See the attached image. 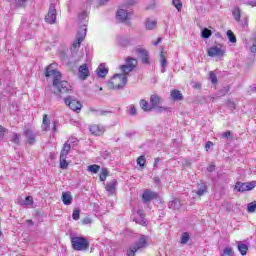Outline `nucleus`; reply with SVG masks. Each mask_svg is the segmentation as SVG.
Instances as JSON below:
<instances>
[{
  "instance_id": "obj_1",
  "label": "nucleus",
  "mask_w": 256,
  "mask_h": 256,
  "mask_svg": "<svg viewBox=\"0 0 256 256\" xmlns=\"http://www.w3.org/2000/svg\"><path fill=\"white\" fill-rule=\"evenodd\" d=\"M45 77H53L52 79V87L54 91V95L57 97H61L64 93H73V87L69 82L63 79V75L57 69L53 68V64L48 65L45 68Z\"/></svg>"
},
{
  "instance_id": "obj_2",
  "label": "nucleus",
  "mask_w": 256,
  "mask_h": 256,
  "mask_svg": "<svg viewBox=\"0 0 256 256\" xmlns=\"http://www.w3.org/2000/svg\"><path fill=\"white\" fill-rule=\"evenodd\" d=\"M107 85L108 89H125V86L127 85V76H123V74H114Z\"/></svg>"
},
{
  "instance_id": "obj_3",
  "label": "nucleus",
  "mask_w": 256,
  "mask_h": 256,
  "mask_svg": "<svg viewBox=\"0 0 256 256\" xmlns=\"http://www.w3.org/2000/svg\"><path fill=\"white\" fill-rule=\"evenodd\" d=\"M148 241L149 236L141 235L139 240L128 248L126 255L135 256V253H137V251H140V249H145V247H147Z\"/></svg>"
},
{
  "instance_id": "obj_4",
  "label": "nucleus",
  "mask_w": 256,
  "mask_h": 256,
  "mask_svg": "<svg viewBox=\"0 0 256 256\" xmlns=\"http://www.w3.org/2000/svg\"><path fill=\"white\" fill-rule=\"evenodd\" d=\"M71 245L74 251H87L89 249V240L81 236H73L71 238Z\"/></svg>"
},
{
  "instance_id": "obj_5",
  "label": "nucleus",
  "mask_w": 256,
  "mask_h": 256,
  "mask_svg": "<svg viewBox=\"0 0 256 256\" xmlns=\"http://www.w3.org/2000/svg\"><path fill=\"white\" fill-rule=\"evenodd\" d=\"M86 35H87V25H83V28L77 33L76 41L73 43L72 47L70 48L72 55H77V51H79V48L81 47V43H83Z\"/></svg>"
},
{
  "instance_id": "obj_6",
  "label": "nucleus",
  "mask_w": 256,
  "mask_h": 256,
  "mask_svg": "<svg viewBox=\"0 0 256 256\" xmlns=\"http://www.w3.org/2000/svg\"><path fill=\"white\" fill-rule=\"evenodd\" d=\"M163 103V98L157 94H152L150 96V105L152 109H155L157 113H163V111H169V108L161 106Z\"/></svg>"
},
{
  "instance_id": "obj_7",
  "label": "nucleus",
  "mask_w": 256,
  "mask_h": 256,
  "mask_svg": "<svg viewBox=\"0 0 256 256\" xmlns=\"http://www.w3.org/2000/svg\"><path fill=\"white\" fill-rule=\"evenodd\" d=\"M135 67H137V59L133 57H127L126 58V64H123L120 66L121 71L123 72V76L127 77L131 71L135 70Z\"/></svg>"
},
{
  "instance_id": "obj_8",
  "label": "nucleus",
  "mask_w": 256,
  "mask_h": 256,
  "mask_svg": "<svg viewBox=\"0 0 256 256\" xmlns=\"http://www.w3.org/2000/svg\"><path fill=\"white\" fill-rule=\"evenodd\" d=\"M64 103L69 107L72 111H75L76 113H79L81 109L83 108V104L77 100L74 96H68L64 98Z\"/></svg>"
},
{
  "instance_id": "obj_9",
  "label": "nucleus",
  "mask_w": 256,
  "mask_h": 256,
  "mask_svg": "<svg viewBox=\"0 0 256 256\" xmlns=\"http://www.w3.org/2000/svg\"><path fill=\"white\" fill-rule=\"evenodd\" d=\"M256 188V181L251 182H236L234 189L238 191V193H244V191H253Z\"/></svg>"
},
{
  "instance_id": "obj_10",
  "label": "nucleus",
  "mask_w": 256,
  "mask_h": 256,
  "mask_svg": "<svg viewBox=\"0 0 256 256\" xmlns=\"http://www.w3.org/2000/svg\"><path fill=\"white\" fill-rule=\"evenodd\" d=\"M46 23L53 25L57 21V9L55 8V3H51L48 14L45 16Z\"/></svg>"
},
{
  "instance_id": "obj_11",
  "label": "nucleus",
  "mask_w": 256,
  "mask_h": 256,
  "mask_svg": "<svg viewBox=\"0 0 256 256\" xmlns=\"http://www.w3.org/2000/svg\"><path fill=\"white\" fill-rule=\"evenodd\" d=\"M135 53L140 56V59L144 65H151V61L149 58V52L145 48H137Z\"/></svg>"
},
{
  "instance_id": "obj_12",
  "label": "nucleus",
  "mask_w": 256,
  "mask_h": 256,
  "mask_svg": "<svg viewBox=\"0 0 256 256\" xmlns=\"http://www.w3.org/2000/svg\"><path fill=\"white\" fill-rule=\"evenodd\" d=\"M223 55H225V50L221 49V44L208 49V57H223Z\"/></svg>"
},
{
  "instance_id": "obj_13",
  "label": "nucleus",
  "mask_w": 256,
  "mask_h": 256,
  "mask_svg": "<svg viewBox=\"0 0 256 256\" xmlns=\"http://www.w3.org/2000/svg\"><path fill=\"white\" fill-rule=\"evenodd\" d=\"M158 197H159V194H157V192H153L151 190H145L142 195V201L143 203H150V201L158 199Z\"/></svg>"
},
{
  "instance_id": "obj_14",
  "label": "nucleus",
  "mask_w": 256,
  "mask_h": 256,
  "mask_svg": "<svg viewBox=\"0 0 256 256\" xmlns=\"http://www.w3.org/2000/svg\"><path fill=\"white\" fill-rule=\"evenodd\" d=\"M137 215L138 217H135L133 219V221L135 223H137L138 225H142V227H147L148 225V222L147 220L145 219V213L143 212V210H138L137 211Z\"/></svg>"
},
{
  "instance_id": "obj_15",
  "label": "nucleus",
  "mask_w": 256,
  "mask_h": 256,
  "mask_svg": "<svg viewBox=\"0 0 256 256\" xmlns=\"http://www.w3.org/2000/svg\"><path fill=\"white\" fill-rule=\"evenodd\" d=\"M89 131L90 133H92V135H96L99 137L105 133V128H103V126L94 124L89 127Z\"/></svg>"
},
{
  "instance_id": "obj_16",
  "label": "nucleus",
  "mask_w": 256,
  "mask_h": 256,
  "mask_svg": "<svg viewBox=\"0 0 256 256\" xmlns=\"http://www.w3.org/2000/svg\"><path fill=\"white\" fill-rule=\"evenodd\" d=\"M79 71V77L80 79H83L85 81V79H87V77H89V75H91V72H89V67L87 66V64H83L78 68Z\"/></svg>"
},
{
  "instance_id": "obj_17",
  "label": "nucleus",
  "mask_w": 256,
  "mask_h": 256,
  "mask_svg": "<svg viewBox=\"0 0 256 256\" xmlns=\"http://www.w3.org/2000/svg\"><path fill=\"white\" fill-rule=\"evenodd\" d=\"M116 19L120 23H125V21H127V19H129V13L125 9H119L116 13Z\"/></svg>"
},
{
  "instance_id": "obj_18",
  "label": "nucleus",
  "mask_w": 256,
  "mask_h": 256,
  "mask_svg": "<svg viewBox=\"0 0 256 256\" xmlns=\"http://www.w3.org/2000/svg\"><path fill=\"white\" fill-rule=\"evenodd\" d=\"M105 189L108 195H114L115 191L117 190V179H113L112 181L108 182Z\"/></svg>"
},
{
  "instance_id": "obj_19",
  "label": "nucleus",
  "mask_w": 256,
  "mask_h": 256,
  "mask_svg": "<svg viewBox=\"0 0 256 256\" xmlns=\"http://www.w3.org/2000/svg\"><path fill=\"white\" fill-rule=\"evenodd\" d=\"M132 41H133V39H131V38H125L123 36L116 37V43L120 47H129V45H131Z\"/></svg>"
},
{
  "instance_id": "obj_20",
  "label": "nucleus",
  "mask_w": 256,
  "mask_h": 256,
  "mask_svg": "<svg viewBox=\"0 0 256 256\" xmlns=\"http://www.w3.org/2000/svg\"><path fill=\"white\" fill-rule=\"evenodd\" d=\"M24 136L28 141V145H35V133H33L31 129H26L24 131Z\"/></svg>"
},
{
  "instance_id": "obj_21",
  "label": "nucleus",
  "mask_w": 256,
  "mask_h": 256,
  "mask_svg": "<svg viewBox=\"0 0 256 256\" xmlns=\"http://www.w3.org/2000/svg\"><path fill=\"white\" fill-rule=\"evenodd\" d=\"M96 73L98 77H101L102 79L104 77H107V73H109V70L105 67V63H102L98 66Z\"/></svg>"
},
{
  "instance_id": "obj_22",
  "label": "nucleus",
  "mask_w": 256,
  "mask_h": 256,
  "mask_svg": "<svg viewBox=\"0 0 256 256\" xmlns=\"http://www.w3.org/2000/svg\"><path fill=\"white\" fill-rule=\"evenodd\" d=\"M170 97H171V99H173V101H183V99H184L181 91H179L177 89L171 90Z\"/></svg>"
},
{
  "instance_id": "obj_23",
  "label": "nucleus",
  "mask_w": 256,
  "mask_h": 256,
  "mask_svg": "<svg viewBox=\"0 0 256 256\" xmlns=\"http://www.w3.org/2000/svg\"><path fill=\"white\" fill-rule=\"evenodd\" d=\"M62 203L65 205H71L73 203V196H71V192H63L62 193Z\"/></svg>"
},
{
  "instance_id": "obj_24",
  "label": "nucleus",
  "mask_w": 256,
  "mask_h": 256,
  "mask_svg": "<svg viewBox=\"0 0 256 256\" xmlns=\"http://www.w3.org/2000/svg\"><path fill=\"white\" fill-rule=\"evenodd\" d=\"M169 209H172L173 211H177L181 209V200L179 199H174L169 202L168 204Z\"/></svg>"
},
{
  "instance_id": "obj_25",
  "label": "nucleus",
  "mask_w": 256,
  "mask_h": 256,
  "mask_svg": "<svg viewBox=\"0 0 256 256\" xmlns=\"http://www.w3.org/2000/svg\"><path fill=\"white\" fill-rule=\"evenodd\" d=\"M198 190L196 191V194L201 197V195H205L207 193V182H200L198 184Z\"/></svg>"
},
{
  "instance_id": "obj_26",
  "label": "nucleus",
  "mask_w": 256,
  "mask_h": 256,
  "mask_svg": "<svg viewBox=\"0 0 256 256\" xmlns=\"http://www.w3.org/2000/svg\"><path fill=\"white\" fill-rule=\"evenodd\" d=\"M140 107L142 110H144L146 113H149L150 111L153 110V106L147 102L145 99L140 100Z\"/></svg>"
},
{
  "instance_id": "obj_27",
  "label": "nucleus",
  "mask_w": 256,
  "mask_h": 256,
  "mask_svg": "<svg viewBox=\"0 0 256 256\" xmlns=\"http://www.w3.org/2000/svg\"><path fill=\"white\" fill-rule=\"evenodd\" d=\"M69 151H71V144L69 143V141H66L63 144V147L60 152V156L67 157V155H69Z\"/></svg>"
},
{
  "instance_id": "obj_28",
  "label": "nucleus",
  "mask_w": 256,
  "mask_h": 256,
  "mask_svg": "<svg viewBox=\"0 0 256 256\" xmlns=\"http://www.w3.org/2000/svg\"><path fill=\"white\" fill-rule=\"evenodd\" d=\"M160 65L162 67L161 73H165L167 71V58L163 51L160 53Z\"/></svg>"
},
{
  "instance_id": "obj_29",
  "label": "nucleus",
  "mask_w": 256,
  "mask_h": 256,
  "mask_svg": "<svg viewBox=\"0 0 256 256\" xmlns=\"http://www.w3.org/2000/svg\"><path fill=\"white\" fill-rule=\"evenodd\" d=\"M238 251L242 256L247 255V251H249V246L247 244L239 242L238 243Z\"/></svg>"
},
{
  "instance_id": "obj_30",
  "label": "nucleus",
  "mask_w": 256,
  "mask_h": 256,
  "mask_svg": "<svg viewBox=\"0 0 256 256\" xmlns=\"http://www.w3.org/2000/svg\"><path fill=\"white\" fill-rule=\"evenodd\" d=\"M50 123H51V121L49 120V117L47 116V114H44L43 115V125H44L43 130L44 131H51Z\"/></svg>"
},
{
  "instance_id": "obj_31",
  "label": "nucleus",
  "mask_w": 256,
  "mask_h": 256,
  "mask_svg": "<svg viewBox=\"0 0 256 256\" xmlns=\"http://www.w3.org/2000/svg\"><path fill=\"white\" fill-rule=\"evenodd\" d=\"M10 141L11 143H14V145H21V135L18 133H13Z\"/></svg>"
},
{
  "instance_id": "obj_32",
  "label": "nucleus",
  "mask_w": 256,
  "mask_h": 256,
  "mask_svg": "<svg viewBox=\"0 0 256 256\" xmlns=\"http://www.w3.org/2000/svg\"><path fill=\"white\" fill-rule=\"evenodd\" d=\"M232 15L235 21L239 23V21H241V8L240 7L234 8V10L232 11Z\"/></svg>"
},
{
  "instance_id": "obj_33",
  "label": "nucleus",
  "mask_w": 256,
  "mask_h": 256,
  "mask_svg": "<svg viewBox=\"0 0 256 256\" xmlns=\"http://www.w3.org/2000/svg\"><path fill=\"white\" fill-rule=\"evenodd\" d=\"M90 111L92 113H96V115H103V116L113 113L111 110H97L94 108H90Z\"/></svg>"
},
{
  "instance_id": "obj_34",
  "label": "nucleus",
  "mask_w": 256,
  "mask_h": 256,
  "mask_svg": "<svg viewBox=\"0 0 256 256\" xmlns=\"http://www.w3.org/2000/svg\"><path fill=\"white\" fill-rule=\"evenodd\" d=\"M145 27L148 31H151V30H153L154 27H157V21H155V20L151 21V20L147 19L146 23H145Z\"/></svg>"
},
{
  "instance_id": "obj_35",
  "label": "nucleus",
  "mask_w": 256,
  "mask_h": 256,
  "mask_svg": "<svg viewBox=\"0 0 256 256\" xmlns=\"http://www.w3.org/2000/svg\"><path fill=\"white\" fill-rule=\"evenodd\" d=\"M69 163L67 162V156L60 155V169H67Z\"/></svg>"
},
{
  "instance_id": "obj_36",
  "label": "nucleus",
  "mask_w": 256,
  "mask_h": 256,
  "mask_svg": "<svg viewBox=\"0 0 256 256\" xmlns=\"http://www.w3.org/2000/svg\"><path fill=\"white\" fill-rule=\"evenodd\" d=\"M107 177H109V170H107V168H102V171L99 175L100 181H106Z\"/></svg>"
},
{
  "instance_id": "obj_37",
  "label": "nucleus",
  "mask_w": 256,
  "mask_h": 256,
  "mask_svg": "<svg viewBox=\"0 0 256 256\" xmlns=\"http://www.w3.org/2000/svg\"><path fill=\"white\" fill-rule=\"evenodd\" d=\"M101 169V166L97 165V164H93V165H89L87 168V171H89L90 173H99V170Z\"/></svg>"
},
{
  "instance_id": "obj_38",
  "label": "nucleus",
  "mask_w": 256,
  "mask_h": 256,
  "mask_svg": "<svg viewBox=\"0 0 256 256\" xmlns=\"http://www.w3.org/2000/svg\"><path fill=\"white\" fill-rule=\"evenodd\" d=\"M211 35H213V32H211V30H209V28H204L201 31V37L203 39H209V37H211Z\"/></svg>"
},
{
  "instance_id": "obj_39",
  "label": "nucleus",
  "mask_w": 256,
  "mask_h": 256,
  "mask_svg": "<svg viewBox=\"0 0 256 256\" xmlns=\"http://www.w3.org/2000/svg\"><path fill=\"white\" fill-rule=\"evenodd\" d=\"M222 256H235V252L233 251V248L230 246H227L222 253Z\"/></svg>"
},
{
  "instance_id": "obj_40",
  "label": "nucleus",
  "mask_w": 256,
  "mask_h": 256,
  "mask_svg": "<svg viewBox=\"0 0 256 256\" xmlns=\"http://www.w3.org/2000/svg\"><path fill=\"white\" fill-rule=\"evenodd\" d=\"M226 35H227L230 43H237V37H235V34L233 33V31L228 30L226 32Z\"/></svg>"
},
{
  "instance_id": "obj_41",
  "label": "nucleus",
  "mask_w": 256,
  "mask_h": 256,
  "mask_svg": "<svg viewBox=\"0 0 256 256\" xmlns=\"http://www.w3.org/2000/svg\"><path fill=\"white\" fill-rule=\"evenodd\" d=\"M189 239H191V237L189 236V233L184 232L181 236L180 243H182V245H186V243H189Z\"/></svg>"
},
{
  "instance_id": "obj_42",
  "label": "nucleus",
  "mask_w": 256,
  "mask_h": 256,
  "mask_svg": "<svg viewBox=\"0 0 256 256\" xmlns=\"http://www.w3.org/2000/svg\"><path fill=\"white\" fill-rule=\"evenodd\" d=\"M109 0H87V5H93V3H96L97 5H105Z\"/></svg>"
},
{
  "instance_id": "obj_43",
  "label": "nucleus",
  "mask_w": 256,
  "mask_h": 256,
  "mask_svg": "<svg viewBox=\"0 0 256 256\" xmlns=\"http://www.w3.org/2000/svg\"><path fill=\"white\" fill-rule=\"evenodd\" d=\"M172 4L176 7L177 11H181L183 9V3L181 0H172Z\"/></svg>"
},
{
  "instance_id": "obj_44",
  "label": "nucleus",
  "mask_w": 256,
  "mask_h": 256,
  "mask_svg": "<svg viewBox=\"0 0 256 256\" xmlns=\"http://www.w3.org/2000/svg\"><path fill=\"white\" fill-rule=\"evenodd\" d=\"M145 163H147V159H145V156L141 155L140 157H138L137 165H139V167H145Z\"/></svg>"
},
{
  "instance_id": "obj_45",
  "label": "nucleus",
  "mask_w": 256,
  "mask_h": 256,
  "mask_svg": "<svg viewBox=\"0 0 256 256\" xmlns=\"http://www.w3.org/2000/svg\"><path fill=\"white\" fill-rule=\"evenodd\" d=\"M229 89H230L229 86L223 87L221 90H219L218 96L225 97V95L229 93Z\"/></svg>"
},
{
  "instance_id": "obj_46",
  "label": "nucleus",
  "mask_w": 256,
  "mask_h": 256,
  "mask_svg": "<svg viewBox=\"0 0 256 256\" xmlns=\"http://www.w3.org/2000/svg\"><path fill=\"white\" fill-rule=\"evenodd\" d=\"M80 215H81V210L74 209L73 214H72V219H74V221H79Z\"/></svg>"
},
{
  "instance_id": "obj_47",
  "label": "nucleus",
  "mask_w": 256,
  "mask_h": 256,
  "mask_svg": "<svg viewBox=\"0 0 256 256\" xmlns=\"http://www.w3.org/2000/svg\"><path fill=\"white\" fill-rule=\"evenodd\" d=\"M255 210H256V201L249 203L248 204V212L255 213Z\"/></svg>"
},
{
  "instance_id": "obj_48",
  "label": "nucleus",
  "mask_w": 256,
  "mask_h": 256,
  "mask_svg": "<svg viewBox=\"0 0 256 256\" xmlns=\"http://www.w3.org/2000/svg\"><path fill=\"white\" fill-rule=\"evenodd\" d=\"M23 205H26V206L33 205V197L27 196L23 201Z\"/></svg>"
},
{
  "instance_id": "obj_49",
  "label": "nucleus",
  "mask_w": 256,
  "mask_h": 256,
  "mask_svg": "<svg viewBox=\"0 0 256 256\" xmlns=\"http://www.w3.org/2000/svg\"><path fill=\"white\" fill-rule=\"evenodd\" d=\"M227 107H228V109H230V111H235L237 105L235 104V102L228 100Z\"/></svg>"
},
{
  "instance_id": "obj_50",
  "label": "nucleus",
  "mask_w": 256,
  "mask_h": 256,
  "mask_svg": "<svg viewBox=\"0 0 256 256\" xmlns=\"http://www.w3.org/2000/svg\"><path fill=\"white\" fill-rule=\"evenodd\" d=\"M209 79L213 85L217 83V75H215L212 71L209 73Z\"/></svg>"
},
{
  "instance_id": "obj_51",
  "label": "nucleus",
  "mask_w": 256,
  "mask_h": 256,
  "mask_svg": "<svg viewBox=\"0 0 256 256\" xmlns=\"http://www.w3.org/2000/svg\"><path fill=\"white\" fill-rule=\"evenodd\" d=\"M14 3L17 7H25V3H27V0H14Z\"/></svg>"
},
{
  "instance_id": "obj_52",
  "label": "nucleus",
  "mask_w": 256,
  "mask_h": 256,
  "mask_svg": "<svg viewBox=\"0 0 256 256\" xmlns=\"http://www.w3.org/2000/svg\"><path fill=\"white\" fill-rule=\"evenodd\" d=\"M79 21H85L87 19V12L83 11L78 15Z\"/></svg>"
},
{
  "instance_id": "obj_53",
  "label": "nucleus",
  "mask_w": 256,
  "mask_h": 256,
  "mask_svg": "<svg viewBox=\"0 0 256 256\" xmlns=\"http://www.w3.org/2000/svg\"><path fill=\"white\" fill-rule=\"evenodd\" d=\"M57 127H59V121L55 120V121H53V127H52L53 133H57Z\"/></svg>"
},
{
  "instance_id": "obj_54",
  "label": "nucleus",
  "mask_w": 256,
  "mask_h": 256,
  "mask_svg": "<svg viewBox=\"0 0 256 256\" xmlns=\"http://www.w3.org/2000/svg\"><path fill=\"white\" fill-rule=\"evenodd\" d=\"M67 141H69V144L71 145H77V143H79V140L77 139V138H75V137H70L69 138V140H67Z\"/></svg>"
},
{
  "instance_id": "obj_55",
  "label": "nucleus",
  "mask_w": 256,
  "mask_h": 256,
  "mask_svg": "<svg viewBox=\"0 0 256 256\" xmlns=\"http://www.w3.org/2000/svg\"><path fill=\"white\" fill-rule=\"evenodd\" d=\"M5 133H7V128L0 125V139L5 137Z\"/></svg>"
},
{
  "instance_id": "obj_56",
  "label": "nucleus",
  "mask_w": 256,
  "mask_h": 256,
  "mask_svg": "<svg viewBox=\"0 0 256 256\" xmlns=\"http://www.w3.org/2000/svg\"><path fill=\"white\" fill-rule=\"evenodd\" d=\"M222 137L225 139H231V130H227L226 132L222 133Z\"/></svg>"
},
{
  "instance_id": "obj_57",
  "label": "nucleus",
  "mask_w": 256,
  "mask_h": 256,
  "mask_svg": "<svg viewBox=\"0 0 256 256\" xmlns=\"http://www.w3.org/2000/svg\"><path fill=\"white\" fill-rule=\"evenodd\" d=\"M245 5H249L250 7H256V0H248L245 2Z\"/></svg>"
},
{
  "instance_id": "obj_58",
  "label": "nucleus",
  "mask_w": 256,
  "mask_h": 256,
  "mask_svg": "<svg viewBox=\"0 0 256 256\" xmlns=\"http://www.w3.org/2000/svg\"><path fill=\"white\" fill-rule=\"evenodd\" d=\"M130 115H137V108L135 106H130Z\"/></svg>"
},
{
  "instance_id": "obj_59",
  "label": "nucleus",
  "mask_w": 256,
  "mask_h": 256,
  "mask_svg": "<svg viewBox=\"0 0 256 256\" xmlns=\"http://www.w3.org/2000/svg\"><path fill=\"white\" fill-rule=\"evenodd\" d=\"M208 173H213L215 171V164H211L210 166L207 167Z\"/></svg>"
},
{
  "instance_id": "obj_60",
  "label": "nucleus",
  "mask_w": 256,
  "mask_h": 256,
  "mask_svg": "<svg viewBox=\"0 0 256 256\" xmlns=\"http://www.w3.org/2000/svg\"><path fill=\"white\" fill-rule=\"evenodd\" d=\"M211 145H213V142L211 141H208L206 144H205V150L208 151L211 149Z\"/></svg>"
},
{
  "instance_id": "obj_61",
  "label": "nucleus",
  "mask_w": 256,
  "mask_h": 256,
  "mask_svg": "<svg viewBox=\"0 0 256 256\" xmlns=\"http://www.w3.org/2000/svg\"><path fill=\"white\" fill-rule=\"evenodd\" d=\"M82 223H83V225H89V224H91V220H90V218H84L82 220Z\"/></svg>"
},
{
  "instance_id": "obj_62",
  "label": "nucleus",
  "mask_w": 256,
  "mask_h": 256,
  "mask_svg": "<svg viewBox=\"0 0 256 256\" xmlns=\"http://www.w3.org/2000/svg\"><path fill=\"white\" fill-rule=\"evenodd\" d=\"M154 183L156 185H161V178H159V176L154 177Z\"/></svg>"
},
{
  "instance_id": "obj_63",
  "label": "nucleus",
  "mask_w": 256,
  "mask_h": 256,
  "mask_svg": "<svg viewBox=\"0 0 256 256\" xmlns=\"http://www.w3.org/2000/svg\"><path fill=\"white\" fill-rule=\"evenodd\" d=\"M161 41H163V39L161 37L157 38V40L155 42H153V45L155 47H157V45H159V43H161Z\"/></svg>"
},
{
  "instance_id": "obj_64",
  "label": "nucleus",
  "mask_w": 256,
  "mask_h": 256,
  "mask_svg": "<svg viewBox=\"0 0 256 256\" xmlns=\"http://www.w3.org/2000/svg\"><path fill=\"white\" fill-rule=\"evenodd\" d=\"M251 53H255L256 52V44H253L250 48Z\"/></svg>"
}]
</instances>
